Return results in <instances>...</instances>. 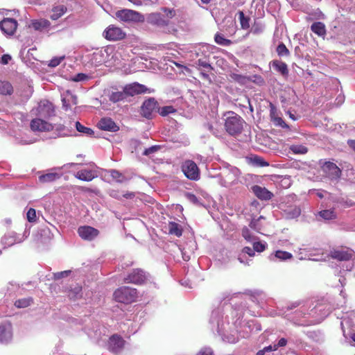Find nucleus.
<instances>
[{"instance_id":"obj_1","label":"nucleus","mask_w":355,"mask_h":355,"mask_svg":"<svg viewBox=\"0 0 355 355\" xmlns=\"http://www.w3.org/2000/svg\"><path fill=\"white\" fill-rule=\"evenodd\" d=\"M224 127L226 132L231 136L240 135L243 129L245 121L234 112H227L223 114Z\"/></svg>"},{"instance_id":"obj_2","label":"nucleus","mask_w":355,"mask_h":355,"mask_svg":"<svg viewBox=\"0 0 355 355\" xmlns=\"http://www.w3.org/2000/svg\"><path fill=\"white\" fill-rule=\"evenodd\" d=\"M137 297L136 288L128 286H122L116 289L114 293V298L116 302L129 304L135 302Z\"/></svg>"},{"instance_id":"obj_3","label":"nucleus","mask_w":355,"mask_h":355,"mask_svg":"<svg viewBox=\"0 0 355 355\" xmlns=\"http://www.w3.org/2000/svg\"><path fill=\"white\" fill-rule=\"evenodd\" d=\"M35 114L41 118L49 119L55 115V107L49 101L41 100L35 110Z\"/></svg>"},{"instance_id":"obj_4","label":"nucleus","mask_w":355,"mask_h":355,"mask_svg":"<svg viewBox=\"0 0 355 355\" xmlns=\"http://www.w3.org/2000/svg\"><path fill=\"white\" fill-rule=\"evenodd\" d=\"M181 168L184 175L188 179L191 180H198L200 179V169L193 161L190 159L184 161Z\"/></svg>"},{"instance_id":"obj_5","label":"nucleus","mask_w":355,"mask_h":355,"mask_svg":"<svg viewBox=\"0 0 355 355\" xmlns=\"http://www.w3.org/2000/svg\"><path fill=\"white\" fill-rule=\"evenodd\" d=\"M148 279L146 273L140 268L133 269L123 279L125 284H143Z\"/></svg>"},{"instance_id":"obj_6","label":"nucleus","mask_w":355,"mask_h":355,"mask_svg":"<svg viewBox=\"0 0 355 355\" xmlns=\"http://www.w3.org/2000/svg\"><path fill=\"white\" fill-rule=\"evenodd\" d=\"M104 37L109 41H118L124 39L126 33L115 25H110L103 32Z\"/></svg>"},{"instance_id":"obj_7","label":"nucleus","mask_w":355,"mask_h":355,"mask_svg":"<svg viewBox=\"0 0 355 355\" xmlns=\"http://www.w3.org/2000/svg\"><path fill=\"white\" fill-rule=\"evenodd\" d=\"M158 103L153 98L146 100L141 106L140 113L146 119H151L153 114L158 110Z\"/></svg>"},{"instance_id":"obj_8","label":"nucleus","mask_w":355,"mask_h":355,"mask_svg":"<svg viewBox=\"0 0 355 355\" xmlns=\"http://www.w3.org/2000/svg\"><path fill=\"white\" fill-rule=\"evenodd\" d=\"M116 16L123 21H139L141 15L137 11L123 9L116 12Z\"/></svg>"},{"instance_id":"obj_9","label":"nucleus","mask_w":355,"mask_h":355,"mask_svg":"<svg viewBox=\"0 0 355 355\" xmlns=\"http://www.w3.org/2000/svg\"><path fill=\"white\" fill-rule=\"evenodd\" d=\"M78 234L84 240L92 241L99 234V231L93 227L84 225L78 227Z\"/></svg>"},{"instance_id":"obj_10","label":"nucleus","mask_w":355,"mask_h":355,"mask_svg":"<svg viewBox=\"0 0 355 355\" xmlns=\"http://www.w3.org/2000/svg\"><path fill=\"white\" fill-rule=\"evenodd\" d=\"M123 89L126 97L144 94L148 90L145 85L138 83H133L132 84L126 85Z\"/></svg>"},{"instance_id":"obj_11","label":"nucleus","mask_w":355,"mask_h":355,"mask_svg":"<svg viewBox=\"0 0 355 355\" xmlns=\"http://www.w3.org/2000/svg\"><path fill=\"white\" fill-rule=\"evenodd\" d=\"M17 28V21L13 18H5L0 22L1 30L8 35H12Z\"/></svg>"},{"instance_id":"obj_12","label":"nucleus","mask_w":355,"mask_h":355,"mask_svg":"<svg viewBox=\"0 0 355 355\" xmlns=\"http://www.w3.org/2000/svg\"><path fill=\"white\" fill-rule=\"evenodd\" d=\"M31 128L33 131H51L53 129V125L51 123L46 122L40 118H36L31 121Z\"/></svg>"},{"instance_id":"obj_13","label":"nucleus","mask_w":355,"mask_h":355,"mask_svg":"<svg viewBox=\"0 0 355 355\" xmlns=\"http://www.w3.org/2000/svg\"><path fill=\"white\" fill-rule=\"evenodd\" d=\"M322 171L330 179H338L340 177L341 170L334 163L326 162L322 166Z\"/></svg>"},{"instance_id":"obj_14","label":"nucleus","mask_w":355,"mask_h":355,"mask_svg":"<svg viewBox=\"0 0 355 355\" xmlns=\"http://www.w3.org/2000/svg\"><path fill=\"white\" fill-rule=\"evenodd\" d=\"M125 341L118 335L112 336L108 340V349L114 353L119 352L124 347Z\"/></svg>"},{"instance_id":"obj_15","label":"nucleus","mask_w":355,"mask_h":355,"mask_svg":"<svg viewBox=\"0 0 355 355\" xmlns=\"http://www.w3.org/2000/svg\"><path fill=\"white\" fill-rule=\"evenodd\" d=\"M251 190L255 196L261 200H269L273 197V193L268 191L266 187L259 185H254Z\"/></svg>"},{"instance_id":"obj_16","label":"nucleus","mask_w":355,"mask_h":355,"mask_svg":"<svg viewBox=\"0 0 355 355\" xmlns=\"http://www.w3.org/2000/svg\"><path fill=\"white\" fill-rule=\"evenodd\" d=\"M98 126L100 129L106 131L116 132L119 130V127L110 118L101 119L98 123Z\"/></svg>"},{"instance_id":"obj_17","label":"nucleus","mask_w":355,"mask_h":355,"mask_svg":"<svg viewBox=\"0 0 355 355\" xmlns=\"http://www.w3.org/2000/svg\"><path fill=\"white\" fill-rule=\"evenodd\" d=\"M330 257L338 261H349L352 258V251L348 250H334L331 251Z\"/></svg>"},{"instance_id":"obj_18","label":"nucleus","mask_w":355,"mask_h":355,"mask_svg":"<svg viewBox=\"0 0 355 355\" xmlns=\"http://www.w3.org/2000/svg\"><path fill=\"white\" fill-rule=\"evenodd\" d=\"M12 337V324L10 322H6L0 324V341L6 342Z\"/></svg>"},{"instance_id":"obj_19","label":"nucleus","mask_w":355,"mask_h":355,"mask_svg":"<svg viewBox=\"0 0 355 355\" xmlns=\"http://www.w3.org/2000/svg\"><path fill=\"white\" fill-rule=\"evenodd\" d=\"M97 173L95 171L83 169L78 171L76 174L75 177L83 181L89 182L97 178Z\"/></svg>"},{"instance_id":"obj_20","label":"nucleus","mask_w":355,"mask_h":355,"mask_svg":"<svg viewBox=\"0 0 355 355\" xmlns=\"http://www.w3.org/2000/svg\"><path fill=\"white\" fill-rule=\"evenodd\" d=\"M31 26L37 31H48L51 27V22L46 19H34L31 21Z\"/></svg>"},{"instance_id":"obj_21","label":"nucleus","mask_w":355,"mask_h":355,"mask_svg":"<svg viewBox=\"0 0 355 355\" xmlns=\"http://www.w3.org/2000/svg\"><path fill=\"white\" fill-rule=\"evenodd\" d=\"M77 101V97L69 92H67L66 96L62 99V108L65 111H67L71 109V105H76Z\"/></svg>"},{"instance_id":"obj_22","label":"nucleus","mask_w":355,"mask_h":355,"mask_svg":"<svg viewBox=\"0 0 355 355\" xmlns=\"http://www.w3.org/2000/svg\"><path fill=\"white\" fill-rule=\"evenodd\" d=\"M148 20L150 23L159 26H165L168 24V20H166L160 13L150 14Z\"/></svg>"},{"instance_id":"obj_23","label":"nucleus","mask_w":355,"mask_h":355,"mask_svg":"<svg viewBox=\"0 0 355 355\" xmlns=\"http://www.w3.org/2000/svg\"><path fill=\"white\" fill-rule=\"evenodd\" d=\"M311 30L318 36H324L326 35L325 25L320 21L314 22L311 26Z\"/></svg>"},{"instance_id":"obj_24","label":"nucleus","mask_w":355,"mask_h":355,"mask_svg":"<svg viewBox=\"0 0 355 355\" xmlns=\"http://www.w3.org/2000/svg\"><path fill=\"white\" fill-rule=\"evenodd\" d=\"M67 11V8L64 6H58L53 8L52 15L50 18L52 20H57L60 18Z\"/></svg>"},{"instance_id":"obj_25","label":"nucleus","mask_w":355,"mask_h":355,"mask_svg":"<svg viewBox=\"0 0 355 355\" xmlns=\"http://www.w3.org/2000/svg\"><path fill=\"white\" fill-rule=\"evenodd\" d=\"M60 178V175L57 173H49L42 175L39 177V180L42 183L52 182Z\"/></svg>"},{"instance_id":"obj_26","label":"nucleus","mask_w":355,"mask_h":355,"mask_svg":"<svg viewBox=\"0 0 355 355\" xmlns=\"http://www.w3.org/2000/svg\"><path fill=\"white\" fill-rule=\"evenodd\" d=\"M168 232L169 234L180 237L182 236L183 230L182 227L178 223L175 222H169Z\"/></svg>"},{"instance_id":"obj_27","label":"nucleus","mask_w":355,"mask_h":355,"mask_svg":"<svg viewBox=\"0 0 355 355\" xmlns=\"http://www.w3.org/2000/svg\"><path fill=\"white\" fill-rule=\"evenodd\" d=\"M108 98L111 102L116 103L125 100L127 97L123 90V92H112L109 94Z\"/></svg>"},{"instance_id":"obj_28","label":"nucleus","mask_w":355,"mask_h":355,"mask_svg":"<svg viewBox=\"0 0 355 355\" xmlns=\"http://www.w3.org/2000/svg\"><path fill=\"white\" fill-rule=\"evenodd\" d=\"M272 67L282 75H287L288 73V67L285 62L279 60H273Z\"/></svg>"},{"instance_id":"obj_29","label":"nucleus","mask_w":355,"mask_h":355,"mask_svg":"<svg viewBox=\"0 0 355 355\" xmlns=\"http://www.w3.org/2000/svg\"><path fill=\"white\" fill-rule=\"evenodd\" d=\"M13 92L12 85L7 81H0V94L2 95H10Z\"/></svg>"},{"instance_id":"obj_30","label":"nucleus","mask_w":355,"mask_h":355,"mask_svg":"<svg viewBox=\"0 0 355 355\" xmlns=\"http://www.w3.org/2000/svg\"><path fill=\"white\" fill-rule=\"evenodd\" d=\"M108 173L112 179L114 180L116 182L122 183L127 180L125 175L117 170L111 169L108 171Z\"/></svg>"},{"instance_id":"obj_31","label":"nucleus","mask_w":355,"mask_h":355,"mask_svg":"<svg viewBox=\"0 0 355 355\" xmlns=\"http://www.w3.org/2000/svg\"><path fill=\"white\" fill-rule=\"evenodd\" d=\"M33 302L32 297L19 299L15 302V306L17 308H26Z\"/></svg>"},{"instance_id":"obj_32","label":"nucleus","mask_w":355,"mask_h":355,"mask_svg":"<svg viewBox=\"0 0 355 355\" xmlns=\"http://www.w3.org/2000/svg\"><path fill=\"white\" fill-rule=\"evenodd\" d=\"M214 41L216 44L224 46H230L232 43L230 40L225 38L223 35L219 33L215 34Z\"/></svg>"},{"instance_id":"obj_33","label":"nucleus","mask_w":355,"mask_h":355,"mask_svg":"<svg viewBox=\"0 0 355 355\" xmlns=\"http://www.w3.org/2000/svg\"><path fill=\"white\" fill-rule=\"evenodd\" d=\"M291 151H292L294 154L298 155H304L308 152V148L305 146L303 145H291L289 147Z\"/></svg>"},{"instance_id":"obj_34","label":"nucleus","mask_w":355,"mask_h":355,"mask_svg":"<svg viewBox=\"0 0 355 355\" xmlns=\"http://www.w3.org/2000/svg\"><path fill=\"white\" fill-rule=\"evenodd\" d=\"M239 21L242 29H248L250 28V18L245 17L243 11L239 12Z\"/></svg>"},{"instance_id":"obj_35","label":"nucleus","mask_w":355,"mask_h":355,"mask_svg":"<svg viewBox=\"0 0 355 355\" xmlns=\"http://www.w3.org/2000/svg\"><path fill=\"white\" fill-rule=\"evenodd\" d=\"M319 215L325 220H331L336 218V214L333 209L320 211Z\"/></svg>"},{"instance_id":"obj_36","label":"nucleus","mask_w":355,"mask_h":355,"mask_svg":"<svg viewBox=\"0 0 355 355\" xmlns=\"http://www.w3.org/2000/svg\"><path fill=\"white\" fill-rule=\"evenodd\" d=\"M157 112L162 116H166L169 114L175 113L176 110L171 105L164 106L161 108L158 107Z\"/></svg>"},{"instance_id":"obj_37","label":"nucleus","mask_w":355,"mask_h":355,"mask_svg":"<svg viewBox=\"0 0 355 355\" xmlns=\"http://www.w3.org/2000/svg\"><path fill=\"white\" fill-rule=\"evenodd\" d=\"M76 128L78 132L84 133L87 135H92L94 134L93 130H92L89 128L84 126L78 121L76 122Z\"/></svg>"},{"instance_id":"obj_38","label":"nucleus","mask_w":355,"mask_h":355,"mask_svg":"<svg viewBox=\"0 0 355 355\" xmlns=\"http://www.w3.org/2000/svg\"><path fill=\"white\" fill-rule=\"evenodd\" d=\"M275 257L280 260H287L291 259L293 255L286 251L277 250L275 252Z\"/></svg>"},{"instance_id":"obj_39","label":"nucleus","mask_w":355,"mask_h":355,"mask_svg":"<svg viewBox=\"0 0 355 355\" xmlns=\"http://www.w3.org/2000/svg\"><path fill=\"white\" fill-rule=\"evenodd\" d=\"M277 53L279 56H288L290 54L289 50L284 43H281L277 46Z\"/></svg>"},{"instance_id":"obj_40","label":"nucleus","mask_w":355,"mask_h":355,"mask_svg":"<svg viewBox=\"0 0 355 355\" xmlns=\"http://www.w3.org/2000/svg\"><path fill=\"white\" fill-rule=\"evenodd\" d=\"M196 64L207 71H211L214 69L213 67L205 59H198Z\"/></svg>"},{"instance_id":"obj_41","label":"nucleus","mask_w":355,"mask_h":355,"mask_svg":"<svg viewBox=\"0 0 355 355\" xmlns=\"http://www.w3.org/2000/svg\"><path fill=\"white\" fill-rule=\"evenodd\" d=\"M26 218L28 222L34 223L37 220L36 211L33 208H30L26 214Z\"/></svg>"},{"instance_id":"obj_42","label":"nucleus","mask_w":355,"mask_h":355,"mask_svg":"<svg viewBox=\"0 0 355 355\" xmlns=\"http://www.w3.org/2000/svg\"><path fill=\"white\" fill-rule=\"evenodd\" d=\"M263 27L259 24L254 22L251 28L250 32L254 35L260 34L263 32Z\"/></svg>"},{"instance_id":"obj_43","label":"nucleus","mask_w":355,"mask_h":355,"mask_svg":"<svg viewBox=\"0 0 355 355\" xmlns=\"http://www.w3.org/2000/svg\"><path fill=\"white\" fill-rule=\"evenodd\" d=\"M71 270H64V271H62V272H55L53 274V277H54V279H60L62 278H64V277H68L70 274H71Z\"/></svg>"},{"instance_id":"obj_44","label":"nucleus","mask_w":355,"mask_h":355,"mask_svg":"<svg viewBox=\"0 0 355 355\" xmlns=\"http://www.w3.org/2000/svg\"><path fill=\"white\" fill-rule=\"evenodd\" d=\"M274 124L277 126H280L282 128H288V125L284 122V121L279 116L275 117L274 119L272 120Z\"/></svg>"},{"instance_id":"obj_45","label":"nucleus","mask_w":355,"mask_h":355,"mask_svg":"<svg viewBox=\"0 0 355 355\" xmlns=\"http://www.w3.org/2000/svg\"><path fill=\"white\" fill-rule=\"evenodd\" d=\"M266 244L262 243H261L259 241L254 242L253 243L254 250L257 251L258 252H261L264 251L265 249H266Z\"/></svg>"},{"instance_id":"obj_46","label":"nucleus","mask_w":355,"mask_h":355,"mask_svg":"<svg viewBox=\"0 0 355 355\" xmlns=\"http://www.w3.org/2000/svg\"><path fill=\"white\" fill-rule=\"evenodd\" d=\"M208 72L209 71H205V69L201 70L200 76L203 80H207L209 84H211L212 83V80Z\"/></svg>"},{"instance_id":"obj_47","label":"nucleus","mask_w":355,"mask_h":355,"mask_svg":"<svg viewBox=\"0 0 355 355\" xmlns=\"http://www.w3.org/2000/svg\"><path fill=\"white\" fill-rule=\"evenodd\" d=\"M159 149V146H153L148 148H146L144 152V155H149L152 153H155L157 150Z\"/></svg>"},{"instance_id":"obj_48","label":"nucleus","mask_w":355,"mask_h":355,"mask_svg":"<svg viewBox=\"0 0 355 355\" xmlns=\"http://www.w3.org/2000/svg\"><path fill=\"white\" fill-rule=\"evenodd\" d=\"M63 58H55L50 60L49 66L55 67L60 64Z\"/></svg>"},{"instance_id":"obj_49","label":"nucleus","mask_w":355,"mask_h":355,"mask_svg":"<svg viewBox=\"0 0 355 355\" xmlns=\"http://www.w3.org/2000/svg\"><path fill=\"white\" fill-rule=\"evenodd\" d=\"M270 116L271 119V121L275 119V117H277V109L275 107L271 104L270 105Z\"/></svg>"},{"instance_id":"obj_50","label":"nucleus","mask_w":355,"mask_h":355,"mask_svg":"<svg viewBox=\"0 0 355 355\" xmlns=\"http://www.w3.org/2000/svg\"><path fill=\"white\" fill-rule=\"evenodd\" d=\"M243 252L248 254L249 256L250 257H253L254 255V248L252 249L250 247H244L243 248Z\"/></svg>"},{"instance_id":"obj_51","label":"nucleus","mask_w":355,"mask_h":355,"mask_svg":"<svg viewBox=\"0 0 355 355\" xmlns=\"http://www.w3.org/2000/svg\"><path fill=\"white\" fill-rule=\"evenodd\" d=\"M242 235L246 240H250V230L247 227H244L242 230Z\"/></svg>"},{"instance_id":"obj_52","label":"nucleus","mask_w":355,"mask_h":355,"mask_svg":"<svg viewBox=\"0 0 355 355\" xmlns=\"http://www.w3.org/2000/svg\"><path fill=\"white\" fill-rule=\"evenodd\" d=\"M301 304V302L300 301H295V302H293L292 303H291V304H288L286 306V309L287 310H291L293 309H295L297 306H299Z\"/></svg>"},{"instance_id":"obj_53","label":"nucleus","mask_w":355,"mask_h":355,"mask_svg":"<svg viewBox=\"0 0 355 355\" xmlns=\"http://www.w3.org/2000/svg\"><path fill=\"white\" fill-rule=\"evenodd\" d=\"M87 75H85V73H78L76 77L73 78V80L74 81H82V80H84L87 78Z\"/></svg>"},{"instance_id":"obj_54","label":"nucleus","mask_w":355,"mask_h":355,"mask_svg":"<svg viewBox=\"0 0 355 355\" xmlns=\"http://www.w3.org/2000/svg\"><path fill=\"white\" fill-rule=\"evenodd\" d=\"M11 60V57L9 55L5 54L3 55L1 57V62L3 64H6L8 63V62Z\"/></svg>"},{"instance_id":"obj_55","label":"nucleus","mask_w":355,"mask_h":355,"mask_svg":"<svg viewBox=\"0 0 355 355\" xmlns=\"http://www.w3.org/2000/svg\"><path fill=\"white\" fill-rule=\"evenodd\" d=\"M110 196L116 199L121 198V195L119 193V191H117V190H114V189L111 190Z\"/></svg>"},{"instance_id":"obj_56","label":"nucleus","mask_w":355,"mask_h":355,"mask_svg":"<svg viewBox=\"0 0 355 355\" xmlns=\"http://www.w3.org/2000/svg\"><path fill=\"white\" fill-rule=\"evenodd\" d=\"M198 355H213V352L210 349H203L199 353Z\"/></svg>"},{"instance_id":"obj_57","label":"nucleus","mask_w":355,"mask_h":355,"mask_svg":"<svg viewBox=\"0 0 355 355\" xmlns=\"http://www.w3.org/2000/svg\"><path fill=\"white\" fill-rule=\"evenodd\" d=\"M287 343V340L286 339L282 338H281L279 341H278V343H277V346H275V349H277V347H284L286 345Z\"/></svg>"},{"instance_id":"obj_58","label":"nucleus","mask_w":355,"mask_h":355,"mask_svg":"<svg viewBox=\"0 0 355 355\" xmlns=\"http://www.w3.org/2000/svg\"><path fill=\"white\" fill-rule=\"evenodd\" d=\"M164 11L166 13L167 16L172 18L175 15V11L168 8H164Z\"/></svg>"},{"instance_id":"obj_59","label":"nucleus","mask_w":355,"mask_h":355,"mask_svg":"<svg viewBox=\"0 0 355 355\" xmlns=\"http://www.w3.org/2000/svg\"><path fill=\"white\" fill-rule=\"evenodd\" d=\"M121 196H123L127 199H132L135 196V194L134 192L128 191L125 193H123V195H121Z\"/></svg>"},{"instance_id":"obj_60","label":"nucleus","mask_w":355,"mask_h":355,"mask_svg":"<svg viewBox=\"0 0 355 355\" xmlns=\"http://www.w3.org/2000/svg\"><path fill=\"white\" fill-rule=\"evenodd\" d=\"M347 144L349 146L352 148L355 151V140L354 139H349L347 141Z\"/></svg>"},{"instance_id":"obj_61","label":"nucleus","mask_w":355,"mask_h":355,"mask_svg":"<svg viewBox=\"0 0 355 355\" xmlns=\"http://www.w3.org/2000/svg\"><path fill=\"white\" fill-rule=\"evenodd\" d=\"M79 190L84 191V192H92V189H90L87 187H80Z\"/></svg>"},{"instance_id":"obj_62","label":"nucleus","mask_w":355,"mask_h":355,"mask_svg":"<svg viewBox=\"0 0 355 355\" xmlns=\"http://www.w3.org/2000/svg\"><path fill=\"white\" fill-rule=\"evenodd\" d=\"M189 199L193 201V202H196L197 201V198L195 195L193 194H189Z\"/></svg>"},{"instance_id":"obj_63","label":"nucleus","mask_w":355,"mask_h":355,"mask_svg":"<svg viewBox=\"0 0 355 355\" xmlns=\"http://www.w3.org/2000/svg\"><path fill=\"white\" fill-rule=\"evenodd\" d=\"M256 223H257V222H256V221H252V222L250 223V227L252 229L257 230V228H256Z\"/></svg>"},{"instance_id":"obj_64","label":"nucleus","mask_w":355,"mask_h":355,"mask_svg":"<svg viewBox=\"0 0 355 355\" xmlns=\"http://www.w3.org/2000/svg\"><path fill=\"white\" fill-rule=\"evenodd\" d=\"M130 2L135 4V5H140L141 1L140 0H128Z\"/></svg>"}]
</instances>
